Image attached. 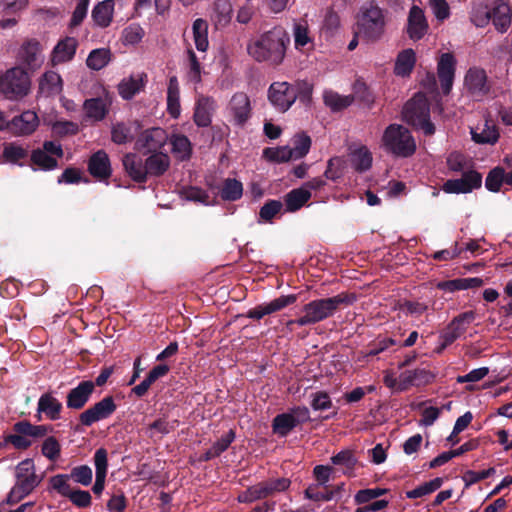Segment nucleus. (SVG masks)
I'll return each instance as SVG.
<instances>
[{"label": "nucleus", "instance_id": "56", "mask_svg": "<svg viewBox=\"0 0 512 512\" xmlns=\"http://www.w3.org/2000/svg\"><path fill=\"white\" fill-rule=\"evenodd\" d=\"M188 72L187 77L193 83L201 81L202 67L193 50L187 51Z\"/></svg>", "mask_w": 512, "mask_h": 512}, {"label": "nucleus", "instance_id": "7", "mask_svg": "<svg viewBox=\"0 0 512 512\" xmlns=\"http://www.w3.org/2000/svg\"><path fill=\"white\" fill-rule=\"evenodd\" d=\"M403 119L407 123L421 129L427 135L434 133V125L429 121L428 100L422 93L416 94L405 104Z\"/></svg>", "mask_w": 512, "mask_h": 512}, {"label": "nucleus", "instance_id": "32", "mask_svg": "<svg viewBox=\"0 0 512 512\" xmlns=\"http://www.w3.org/2000/svg\"><path fill=\"white\" fill-rule=\"evenodd\" d=\"M110 104L111 101L108 97L88 99L84 102L85 114L94 121H100L108 113Z\"/></svg>", "mask_w": 512, "mask_h": 512}, {"label": "nucleus", "instance_id": "31", "mask_svg": "<svg viewBox=\"0 0 512 512\" xmlns=\"http://www.w3.org/2000/svg\"><path fill=\"white\" fill-rule=\"evenodd\" d=\"M61 409V402L50 393H45L38 400V419H41L40 414L44 413L48 419L57 420L60 417Z\"/></svg>", "mask_w": 512, "mask_h": 512}, {"label": "nucleus", "instance_id": "6", "mask_svg": "<svg viewBox=\"0 0 512 512\" xmlns=\"http://www.w3.org/2000/svg\"><path fill=\"white\" fill-rule=\"evenodd\" d=\"M31 90V79L21 66L7 69L0 74V94L12 101L26 97Z\"/></svg>", "mask_w": 512, "mask_h": 512}, {"label": "nucleus", "instance_id": "4", "mask_svg": "<svg viewBox=\"0 0 512 512\" xmlns=\"http://www.w3.org/2000/svg\"><path fill=\"white\" fill-rule=\"evenodd\" d=\"M15 478V483L5 500L9 505L16 504L30 495L43 480V477L36 473L34 461L29 458L16 466Z\"/></svg>", "mask_w": 512, "mask_h": 512}, {"label": "nucleus", "instance_id": "39", "mask_svg": "<svg viewBox=\"0 0 512 512\" xmlns=\"http://www.w3.org/2000/svg\"><path fill=\"white\" fill-rule=\"evenodd\" d=\"M27 156L28 150L21 144L11 142L3 145L2 158L5 163L20 165L21 160L26 159Z\"/></svg>", "mask_w": 512, "mask_h": 512}, {"label": "nucleus", "instance_id": "11", "mask_svg": "<svg viewBox=\"0 0 512 512\" xmlns=\"http://www.w3.org/2000/svg\"><path fill=\"white\" fill-rule=\"evenodd\" d=\"M116 410L114 399L110 396L104 397L101 401L80 414V422L85 426H91L93 423L107 419Z\"/></svg>", "mask_w": 512, "mask_h": 512}, {"label": "nucleus", "instance_id": "55", "mask_svg": "<svg viewBox=\"0 0 512 512\" xmlns=\"http://www.w3.org/2000/svg\"><path fill=\"white\" fill-rule=\"evenodd\" d=\"M311 139L306 134H298L293 138L292 154L295 160L303 158L310 150Z\"/></svg>", "mask_w": 512, "mask_h": 512}, {"label": "nucleus", "instance_id": "22", "mask_svg": "<svg viewBox=\"0 0 512 512\" xmlns=\"http://www.w3.org/2000/svg\"><path fill=\"white\" fill-rule=\"evenodd\" d=\"M95 384L92 381H82L73 388L67 395V407L71 409H81L90 399Z\"/></svg>", "mask_w": 512, "mask_h": 512}, {"label": "nucleus", "instance_id": "13", "mask_svg": "<svg viewBox=\"0 0 512 512\" xmlns=\"http://www.w3.org/2000/svg\"><path fill=\"white\" fill-rule=\"evenodd\" d=\"M475 313L468 311L455 317L441 334V348L444 349L458 339L474 321Z\"/></svg>", "mask_w": 512, "mask_h": 512}, {"label": "nucleus", "instance_id": "5", "mask_svg": "<svg viewBox=\"0 0 512 512\" xmlns=\"http://www.w3.org/2000/svg\"><path fill=\"white\" fill-rule=\"evenodd\" d=\"M381 148L396 157L406 158L416 151V142L406 127L390 124L383 132Z\"/></svg>", "mask_w": 512, "mask_h": 512}, {"label": "nucleus", "instance_id": "8", "mask_svg": "<svg viewBox=\"0 0 512 512\" xmlns=\"http://www.w3.org/2000/svg\"><path fill=\"white\" fill-rule=\"evenodd\" d=\"M290 484V480L284 477L269 479L249 487L238 496V500L239 502L250 503L264 499L287 490Z\"/></svg>", "mask_w": 512, "mask_h": 512}, {"label": "nucleus", "instance_id": "20", "mask_svg": "<svg viewBox=\"0 0 512 512\" xmlns=\"http://www.w3.org/2000/svg\"><path fill=\"white\" fill-rule=\"evenodd\" d=\"M296 300H297V297H296V295H293V294L280 296L279 298H276L269 303H265V304L255 307L254 309H251L248 312L247 316L249 318L259 320L266 315H269L271 313L279 311V310L283 309L284 307L295 303Z\"/></svg>", "mask_w": 512, "mask_h": 512}, {"label": "nucleus", "instance_id": "12", "mask_svg": "<svg viewBox=\"0 0 512 512\" xmlns=\"http://www.w3.org/2000/svg\"><path fill=\"white\" fill-rule=\"evenodd\" d=\"M456 65L457 60L450 52L441 54L437 61V76L445 95L449 94L452 89Z\"/></svg>", "mask_w": 512, "mask_h": 512}, {"label": "nucleus", "instance_id": "62", "mask_svg": "<svg viewBox=\"0 0 512 512\" xmlns=\"http://www.w3.org/2000/svg\"><path fill=\"white\" fill-rule=\"evenodd\" d=\"M41 451L46 458L55 461L60 455V444L54 437H48L44 440Z\"/></svg>", "mask_w": 512, "mask_h": 512}, {"label": "nucleus", "instance_id": "58", "mask_svg": "<svg viewBox=\"0 0 512 512\" xmlns=\"http://www.w3.org/2000/svg\"><path fill=\"white\" fill-rule=\"evenodd\" d=\"M503 182L506 183L505 171L503 168L496 167L489 172L485 186L489 191L498 192Z\"/></svg>", "mask_w": 512, "mask_h": 512}, {"label": "nucleus", "instance_id": "37", "mask_svg": "<svg viewBox=\"0 0 512 512\" xmlns=\"http://www.w3.org/2000/svg\"><path fill=\"white\" fill-rule=\"evenodd\" d=\"M114 1L104 0L92 10V18L100 27H107L113 18Z\"/></svg>", "mask_w": 512, "mask_h": 512}, {"label": "nucleus", "instance_id": "49", "mask_svg": "<svg viewBox=\"0 0 512 512\" xmlns=\"http://www.w3.org/2000/svg\"><path fill=\"white\" fill-rule=\"evenodd\" d=\"M145 35L144 29L137 23H132L122 30L121 40L125 46L140 43Z\"/></svg>", "mask_w": 512, "mask_h": 512}, {"label": "nucleus", "instance_id": "23", "mask_svg": "<svg viewBox=\"0 0 512 512\" xmlns=\"http://www.w3.org/2000/svg\"><path fill=\"white\" fill-rule=\"evenodd\" d=\"M229 111L235 124L243 125L250 117V100L245 93H236L231 98Z\"/></svg>", "mask_w": 512, "mask_h": 512}, {"label": "nucleus", "instance_id": "40", "mask_svg": "<svg viewBox=\"0 0 512 512\" xmlns=\"http://www.w3.org/2000/svg\"><path fill=\"white\" fill-rule=\"evenodd\" d=\"M112 53L108 48H98L92 50L87 59L86 65L89 69L99 71L106 67L111 61Z\"/></svg>", "mask_w": 512, "mask_h": 512}, {"label": "nucleus", "instance_id": "60", "mask_svg": "<svg viewBox=\"0 0 512 512\" xmlns=\"http://www.w3.org/2000/svg\"><path fill=\"white\" fill-rule=\"evenodd\" d=\"M67 498L78 508H87L92 503L91 494L85 490L73 489Z\"/></svg>", "mask_w": 512, "mask_h": 512}, {"label": "nucleus", "instance_id": "61", "mask_svg": "<svg viewBox=\"0 0 512 512\" xmlns=\"http://www.w3.org/2000/svg\"><path fill=\"white\" fill-rule=\"evenodd\" d=\"M386 493L387 489L384 488L363 489L356 493L354 501L356 504L360 505L376 499Z\"/></svg>", "mask_w": 512, "mask_h": 512}, {"label": "nucleus", "instance_id": "59", "mask_svg": "<svg viewBox=\"0 0 512 512\" xmlns=\"http://www.w3.org/2000/svg\"><path fill=\"white\" fill-rule=\"evenodd\" d=\"M69 475L76 483L83 486H89L93 479L92 469L88 465L74 467Z\"/></svg>", "mask_w": 512, "mask_h": 512}, {"label": "nucleus", "instance_id": "18", "mask_svg": "<svg viewBox=\"0 0 512 512\" xmlns=\"http://www.w3.org/2000/svg\"><path fill=\"white\" fill-rule=\"evenodd\" d=\"M39 125V118L34 111L27 110L10 120V133L14 136L32 134Z\"/></svg>", "mask_w": 512, "mask_h": 512}, {"label": "nucleus", "instance_id": "57", "mask_svg": "<svg viewBox=\"0 0 512 512\" xmlns=\"http://www.w3.org/2000/svg\"><path fill=\"white\" fill-rule=\"evenodd\" d=\"M213 9L214 19L217 23L225 24L230 20L232 5L229 0H216Z\"/></svg>", "mask_w": 512, "mask_h": 512}, {"label": "nucleus", "instance_id": "21", "mask_svg": "<svg viewBox=\"0 0 512 512\" xmlns=\"http://www.w3.org/2000/svg\"><path fill=\"white\" fill-rule=\"evenodd\" d=\"M428 30V23L421 8L414 5L408 15L407 33L412 40L424 37Z\"/></svg>", "mask_w": 512, "mask_h": 512}, {"label": "nucleus", "instance_id": "48", "mask_svg": "<svg viewBox=\"0 0 512 512\" xmlns=\"http://www.w3.org/2000/svg\"><path fill=\"white\" fill-rule=\"evenodd\" d=\"M335 466H339L344 474H351L356 465L357 459L352 451L342 450L331 458Z\"/></svg>", "mask_w": 512, "mask_h": 512}, {"label": "nucleus", "instance_id": "35", "mask_svg": "<svg viewBox=\"0 0 512 512\" xmlns=\"http://www.w3.org/2000/svg\"><path fill=\"white\" fill-rule=\"evenodd\" d=\"M167 111L173 118H178L181 113L180 88L176 76L169 79L167 89Z\"/></svg>", "mask_w": 512, "mask_h": 512}, {"label": "nucleus", "instance_id": "36", "mask_svg": "<svg viewBox=\"0 0 512 512\" xmlns=\"http://www.w3.org/2000/svg\"><path fill=\"white\" fill-rule=\"evenodd\" d=\"M470 20L478 28L486 27L490 23V5H487L484 0H474Z\"/></svg>", "mask_w": 512, "mask_h": 512}, {"label": "nucleus", "instance_id": "15", "mask_svg": "<svg viewBox=\"0 0 512 512\" xmlns=\"http://www.w3.org/2000/svg\"><path fill=\"white\" fill-rule=\"evenodd\" d=\"M482 176L476 171H468L459 179H451L444 183L442 189L446 193H469L481 187Z\"/></svg>", "mask_w": 512, "mask_h": 512}, {"label": "nucleus", "instance_id": "3", "mask_svg": "<svg viewBox=\"0 0 512 512\" xmlns=\"http://www.w3.org/2000/svg\"><path fill=\"white\" fill-rule=\"evenodd\" d=\"M387 13L374 3L364 4L357 15V33L367 41H378L385 33Z\"/></svg>", "mask_w": 512, "mask_h": 512}, {"label": "nucleus", "instance_id": "41", "mask_svg": "<svg viewBox=\"0 0 512 512\" xmlns=\"http://www.w3.org/2000/svg\"><path fill=\"white\" fill-rule=\"evenodd\" d=\"M213 101L210 98H200L197 101L194 121L200 127H206L211 123Z\"/></svg>", "mask_w": 512, "mask_h": 512}, {"label": "nucleus", "instance_id": "19", "mask_svg": "<svg viewBox=\"0 0 512 512\" xmlns=\"http://www.w3.org/2000/svg\"><path fill=\"white\" fill-rule=\"evenodd\" d=\"M348 161L355 171L365 172L371 168L373 156L367 146L352 144L348 149Z\"/></svg>", "mask_w": 512, "mask_h": 512}, {"label": "nucleus", "instance_id": "33", "mask_svg": "<svg viewBox=\"0 0 512 512\" xmlns=\"http://www.w3.org/2000/svg\"><path fill=\"white\" fill-rule=\"evenodd\" d=\"M146 162V177L163 175L170 166V159L166 153L156 152L151 153L145 160Z\"/></svg>", "mask_w": 512, "mask_h": 512}, {"label": "nucleus", "instance_id": "10", "mask_svg": "<svg viewBox=\"0 0 512 512\" xmlns=\"http://www.w3.org/2000/svg\"><path fill=\"white\" fill-rule=\"evenodd\" d=\"M268 99L278 111L285 112L296 101L297 91L288 82H274L269 87Z\"/></svg>", "mask_w": 512, "mask_h": 512}, {"label": "nucleus", "instance_id": "34", "mask_svg": "<svg viewBox=\"0 0 512 512\" xmlns=\"http://www.w3.org/2000/svg\"><path fill=\"white\" fill-rule=\"evenodd\" d=\"M433 375L425 369L408 370L401 373V390H407L411 386H420L429 383Z\"/></svg>", "mask_w": 512, "mask_h": 512}, {"label": "nucleus", "instance_id": "45", "mask_svg": "<svg viewBox=\"0 0 512 512\" xmlns=\"http://www.w3.org/2000/svg\"><path fill=\"white\" fill-rule=\"evenodd\" d=\"M311 197V193L302 186L298 189L291 190L285 199L288 211H296L300 209Z\"/></svg>", "mask_w": 512, "mask_h": 512}, {"label": "nucleus", "instance_id": "26", "mask_svg": "<svg viewBox=\"0 0 512 512\" xmlns=\"http://www.w3.org/2000/svg\"><path fill=\"white\" fill-rule=\"evenodd\" d=\"M145 74H135L121 80L118 84L119 95L125 99L130 100L145 86Z\"/></svg>", "mask_w": 512, "mask_h": 512}, {"label": "nucleus", "instance_id": "46", "mask_svg": "<svg viewBox=\"0 0 512 512\" xmlns=\"http://www.w3.org/2000/svg\"><path fill=\"white\" fill-rule=\"evenodd\" d=\"M69 474H57L49 478L48 491H54L63 497H68L73 488L70 485Z\"/></svg>", "mask_w": 512, "mask_h": 512}, {"label": "nucleus", "instance_id": "50", "mask_svg": "<svg viewBox=\"0 0 512 512\" xmlns=\"http://www.w3.org/2000/svg\"><path fill=\"white\" fill-rule=\"evenodd\" d=\"M443 480L440 477L434 478L428 482H425L415 489H412L410 491L406 492V497L409 499H416L423 496H426L428 494H431L432 492L436 491L442 486Z\"/></svg>", "mask_w": 512, "mask_h": 512}, {"label": "nucleus", "instance_id": "63", "mask_svg": "<svg viewBox=\"0 0 512 512\" xmlns=\"http://www.w3.org/2000/svg\"><path fill=\"white\" fill-rule=\"evenodd\" d=\"M94 466L96 470V476L107 475L108 459L107 451L104 448H99L94 454Z\"/></svg>", "mask_w": 512, "mask_h": 512}, {"label": "nucleus", "instance_id": "64", "mask_svg": "<svg viewBox=\"0 0 512 512\" xmlns=\"http://www.w3.org/2000/svg\"><path fill=\"white\" fill-rule=\"evenodd\" d=\"M90 0H77L76 7L72 14L70 27H76L82 23L87 15Z\"/></svg>", "mask_w": 512, "mask_h": 512}, {"label": "nucleus", "instance_id": "53", "mask_svg": "<svg viewBox=\"0 0 512 512\" xmlns=\"http://www.w3.org/2000/svg\"><path fill=\"white\" fill-rule=\"evenodd\" d=\"M243 194L242 183L236 179H226L221 189V197L224 200L235 201Z\"/></svg>", "mask_w": 512, "mask_h": 512}, {"label": "nucleus", "instance_id": "51", "mask_svg": "<svg viewBox=\"0 0 512 512\" xmlns=\"http://www.w3.org/2000/svg\"><path fill=\"white\" fill-rule=\"evenodd\" d=\"M31 162L42 170H53L57 167V159L43 149L32 151Z\"/></svg>", "mask_w": 512, "mask_h": 512}, {"label": "nucleus", "instance_id": "47", "mask_svg": "<svg viewBox=\"0 0 512 512\" xmlns=\"http://www.w3.org/2000/svg\"><path fill=\"white\" fill-rule=\"evenodd\" d=\"M323 100L325 105L328 106L331 110L339 111L350 106L353 102V97L343 96L334 91L326 90L323 93Z\"/></svg>", "mask_w": 512, "mask_h": 512}, {"label": "nucleus", "instance_id": "24", "mask_svg": "<svg viewBox=\"0 0 512 512\" xmlns=\"http://www.w3.org/2000/svg\"><path fill=\"white\" fill-rule=\"evenodd\" d=\"M293 38L296 50L308 53L314 49V39L311 36L307 22L300 21L294 24Z\"/></svg>", "mask_w": 512, "mask_h": 512}, {"label": "nucleus", "instance_id": "9", "mask_svg": "<svg viewBox=\"0 0 512 512\" xmlns=\"http://www.w3.org/2000/svg\"><path fill=\"white\" fill-rule=\"evenodd\" d=\"M17 59L28 70L36 71L44 63L41 43L35 38L24 40L19 47Z\"/></svg>", "mask_w": 512, "mask_h": 512}, {"label": "nucleus", "instance_id": "42", "mask_svg": "<svg viewBox=\"0 0 512 512\" xmlns=\"http://www.w3.org/2000/svg\"><path fill=\"white\" fill-rule=\"evenodd\" d=\"M139 126L137 123L124 124L117 123L112 127L111 138L116 144H125L130 142Z\"/></svg>", "mask_w": 512, "mask_h": 512}, {"label": "nucleus", "instance_id": "38", "mask_svg": "<svg viewBox=\"0 0 512 512\" xmlns=\"http://www.w3.org/2000/svg\"><path fill=\"white\" fill-rule=\"evenodd\" d=\"M192 33L197 50L205 52L209 47L207 21L202 18L196 19L192 25Z\"/></svg>", "mask_w": 512, "mask_h": 512}, {"label": "nucleus", "instance_id": "25", "mask_svg": "<svg viewBox=\"0 0 512 512\" xmlns=\"http://www.w3.org/2000/svg\"><path fill=\"white\" fill-rule=\"evenodd\" d=\"M472 139L479 144H494L499 138L498 130L492 121L485 120L471 128Z\"/></svg>", "mask_w": 512, "mask_h": 512}, {"label": "nucleus", "instance_id": "30", "mask_svg": "<svg viewBox=\"0 0 512 512\" xmlns=\"http://www.w3.org/2000/svg\"><path fill=\"white\" fill-rule=\"evenodd\" d=\"M61 76L55 71H46L39 79V93L44 96L57 95L62 91Z\"/></svg>", "mask_w": 512, "mask_h": 512}, {"label": "nucleus", "instance_id": "17", "mask_svg": "<svg viewBox=\"0 0 512 512\" xmlns=\"http://www.w3.org/2000/svg\"><path fill=\"white\" fill-rule=\"evenodd\" d=\"M490 22L499 33H505L512 22V6L504 0H495L490 4Z\"/></svg>", "mask_w": 512, "mask_h": 512}, {"label": "nucleus", "instance_id": "43", "mask_svg": "<svg viewBox=\"0 0 512 512\" xmlns=\"http://www.w3.org/2000/svg\"><path fill=\"white\" fill-rule=\"evenodd\" d=\"M416 62L415 52L412 49L401 51L395 62V74L398 76H407L411 73Z\"/></svg>", "mask_w": 512, "mask_h": 512}, {"label": "nucleus", "instance_id": "52", "mask_svg": "<svg viewBox=\"0 0 512 512\" xmlns=\"http://www.w3.org/2000/svg\"><path fill=\"white\" fill-rule=\"evenodd\" d=\"M297 424L289 413L277 415L273 420V431L280 436H286Z\"/></svg>", "mask_w": 512, "mask_h": 512}, {"label": "nucleus", "instance_id": "1", "mask_svg": "<svg viewBox=\"0 0 512 512\" xmlns=\"http://www.w3.org/2000/svg\"><path fill=\"white\" fill-rule=\"evenodd\" d=\"M247 49L256 61L278 65L285 56V34L281 29H273L252 41Z\"/></svg>", "mask_w": 512, "mask_h": 512}, {"label": "nucleus", "instance_id": "29", "mask_svg": "<svg viewBox=\"0 0 512 512\" xmlns=\"http://www.w3.org/2000/svg\"><path fill=\"white\" fill-rule=\"evenodd\" d=\"M89 171L91 175L98 179H105L110 176V160L105 151L99 150L91 156L89 161Z\"/></svg>", "mask_w": 512, "mask_h": 512}, {"label": "nucleus", "instance_id": "2", "mask_svg": "<svg viewBox=\"0 0 512 512\" xmlns=\"http://www.w3.org/2000/svg\"><path fill=\"white\" fill-rule=\"evenodd\" d=\"M355 300L354 296L348 294H338L330 298L313 300L302 308L303 315L295 321L298 326H305L318 323L331 317L342 304H351Z\"/></svg>", "mask_w": 512, "mask_h": 512}, {"label": "nucleus", "instance_id": "28", "mask_svg": "<svg viewBox=\"0 0 512 512\" xmlns=\"http://www.w3.org/2000/svg\"><path fill=\"white\" fill-rule=\"evenodd\" d=\"M123 165L128 175L137 182L146 181V162L135 153H129L123 158Z\"/></svg>", "mask_w": 512, "mask_h": 512}, {"label": "nucleus", "instance_id": "44", "mask_svg": "<svg viewBox=\"0 0 512 512\" xmlns=\"http://www.w3.org/2000/svg\"><path fill=\"white\" fill-rule=\"evenodd\" d=\"M170 144L174 156L179 160H186L190 157L192 146L190 140L180 134H173L170 138Z\"/></svg>", "mask_w": 512, "mask_h": 512}, {"label": "nucleus", "instance_id": "16", "mask_svg": "<svg viewBox=\"0 0 512 512\" xmlns=\"http://www.w3.org/2000/svg\"><path fill=\"white\" fill-rule=\"evenodd\" d=\"M464 87L475 98L486 95L489 91L486 71L479 67H470L464 77Z\"/></svg>", "mask_w": 512, "mask_h": 512}, {"label": "nucleus", "instance_id": "14", "mask_svg": "<svg viewBox=\"0 0 512 512\" xmlns=\"http://www.w3.org/2000/svg\"><path fill=\"white\" fill-rule=\"evenodd\" d=\"M166 131L162 128H151L140 134L136 140V149L143 153H156L167 141Z\"/></svg>", "mask_w": 512, "mask_h": 512}, {"label": "nucleus", "instance_id": "54", "mask_svg": "<svg viewBox=\"0 0 512 512\" xmlns=\"http://www.w3.org/2000/svg\"><path fill=\"white\" fill-rule=\"evenodd\" d=\"M263 155L268 160L278 163L295 160L291 148L288 146L266 148L263 151Z\"/></svg>", "mask_w": 512, "mask_h": 512}, {"label": "nucleus", "instance_id": "27", "mask_svg": "<svg viewBox=\"0 0 512 512\" xmlns=\"http://www.w3.org/2000/svg\"><path fill=\"white\" fill-rule=\"evenodd\" d=\"M78 42L74 37H66L59 41L52 52V63L60 64L70 61L76 52Z\"/></svg>", "mask_w": 512, "mask_h": 512}]
</instances>
